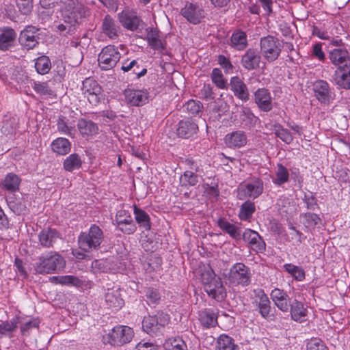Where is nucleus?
Returning a JSON list of instances; mask_svg holds the SVG:
<instances>
[{"label":"nucleus","instance_id":"f257e3e1","mask_svg":"<svg viewBox=\"0 0 350 350\" xmlns=\"http://www.w3.org/2000/svg\"><path fill=\"white\" fill-rule=\"evenodd\" d=\"M200 280L209 297L221 301L226 297V291L220 277L209 266L200 268Z\"/></svg>","mask_w":350,"mask_h":350},{"label":"nucleus","instance_id":"f03ea898","mask_svg":"<svg viewBox=\"0 0 350 350\" xmlns=\"http://www.w3.org/2000/svg\"><path fill=\"white\" fill-rule=\"evenodd\" d=\"M33 266L36 273L51 274L64 269L66 261L57 252H49L40 256Z\"/></svg>","mask_w":350,"mask_h":350},{"label":"nucleus","instance_id":"7ed1b4c3","mask_svg":"<svg viewBox=\"0 0 350 350\" xmlns=\"http://www.w3.org/2000/svg\"><path fill=\"white\" fill-rule=\"evenodd\" d=\"M88 10L79 0H64L61 5L62 18L64 23L75 26L85 18Z\"/></svg>","mask_w":350,"mask_h":350},{"label":"nucleus","instance_id":"20e7f679","mask_svg":"<svg viewBox=\"0 0 350 350\" xmlns=\"http://www.w3.org/2000/svg\"><path fill=\"white\" fill-rule=\"evenodd\" d=\"M103 239L102 230L96 225H92L88 233L82 232L79 237L78 242L81 249L89 252L100 246Z\"/></svg>","mask_w":350,"mask_h":350},{"label":"nucleus","instance_id":"39448f33","mask_svg":"<svg viewBox=\"0 0 350 350\" xmlns=\"http://www.w3.org/2000/svg\"><path fill=\"white\" fill-rule=\"evenodd\" d=\"M133 336L134 332L131 327L119 325L105 336L104 340L112 345L121 346L130 342Z\"/></svg>","mask_w":350,"mask_h":350},{"label":"nucleus","instance_id":"423d86ee","mask_svg":"<svg viewBox=\"0 0 350 350\" xmlns=\"http://www.w3.org/2000/svg\"><path fill=\"white\" fill-rule=\"evenodd\" d=\"M260 45L262 56L269 62H274L278 58L282 48L280 40L271 36L262 38Z\"/></svg>","mask_w":350,"mask_h":350},{"label":"nucleus","instance_id":"0eeeda50","mask_svg":"<svg viewBox=\"0 0 350 350\" xmlns=\"http://www.w3.org/2000/svg\"><path fill=\"white\" fill-rule=\"evenodd\" d=\"M170 320V316L164 312H158L154 316H146L142 321L143 330L148 334L157 333L166 326Z\"/></svg>","mask_w":350,"mask_h":350},{"label":"nucleus","instance_id":"6e6552de","mask_svg":"<svg viewBox=\"0 0 350 350\" xmlns=\"http://www.w3.org/2000/svg\"><path fill=\"white\" fill-rule=\"evenodd\" d=\"M120 57L121 54L118 48L113 45H108L98 55V65L102 70H110L116 65Z\"/></svg>","mask_w":350,"mask_h":350},{"label":"nucleus","instance_id":"1a4fd4ad","mask_svg":"<svg viewBox=\"0 0 350 350\" xmlns=\"http://www.w3.org/2000/svg\"><path fill=\"white\" fill-rule=\"evenodd\" d=\"M251 273L244 264H234L230 269L229 281L234 285L247 286L250 283Z\"/></svg>","mask_w":350,"mask_h":350},{"label":"nucleus","instance_id":"9d476101","mask_svg":"<svg viewBox=\"0 0 350 350\" xmlns=\"http://www.w3.org/2000/svg\"><path fill=\"white\" fill-rule=\"evenodd\" d=\"M263 191V183L258 178H253L238 188V198L243 200L246 198H256Z\"/></svg>","mask_w":350,"mask_h":350},{"label":"nucleus","instance_id":"9b49d317","mask_svg":"<svg viewBox=\"0 0 350 350\" xmlns=\"http://www.w3.org/2000/svg\"><path fill=\"white\" fill-rule=\"evenodd\" d=\"M252 297L253 299L252 304L255 306L264 319L270 317L271 303L269 297L261 288L254 289Z\"/></svg>","mask_w":350,"mask_h":350},{"label":"nucleus","instance_id":"f8f14e48","mask_svg":"<svg viewBox=\"0 0 350 350\" xmlns=\"http://www.w3.org/2000/svg\"><path fill=\"white\" fill-rule=\"evenodd\" d=\"M180 14L187 21L195 25L200 23L205 16L204 9L197 3L187 2Z\"/></svg>","mask_w":350,"mask_h":350},{"label":"nucleus","instance_id":"ddd939ff","mask_svg":"<svg viewBox=\"0 0 350 350\" xmlns=\"http://www.w3.org/2000/svg\"><path fill=\"white\" fill-rule=\"evenodd\" d=\"M114 221V224L124 234H131L136 231V225L129 211L126 210H119L116 213Z\"/></svg>","mask_w":350,"mask_h":350},{"label":"nucleus","instance_id":"4468645a","mask_svg":"<svg viewBox=\"0 0 350 350\" xmlns=\"http://www.w3.org/2000/svg\"><path fill=\"white\" fill-rule=\"evenodd\" d=\"M81 90L83 94L91 104L96 105L99 103L102 89L96 81L91 78L85 79L83 81Z\"/></svg>","mask_w":350,"mask_h":350},{"label":"nucleus","instance_id":"2eb2a0df","mask_svg":"<svg viewBox=\"0 0 350 350\" xmlns=\"http://www.w3.org/2000/svg\"><path fill=\"white\" fill-rule=\"evenodd\" d=\"M328 57L330 62L337 68L346 66L350 64V55L344 46L334 48L328 53Z\"/></svg>","mask_w":350,"mask_h":350},{"label":"nucleus","instance_id":"dca6fc26","mask_svg":"<svg viewBox=\"0 0 350 350\" xmlns=\"http://www.w3.org/2000/svg\"><path fill=\"white\" fill-rule=\"evenodd\" d=\"M243 238L256 252L263 253L265 251V242L257 232L247 228L244 231Z\"/></svg>","mask_w":350,"mask_h":350},{"label":"nucleus","instance_id":"f3484780","mask_svg":"<svg viewBox=\"0 0 350 350\" xmlns=\"http://www.w3.org/2000/svg\"><path fill=\"white\" fill-rule=\"evenodd\" d=\"M124 95L126 103L133 106H142L148 101V92L146 90L126 89Z\"/></svg>","mask_w":350,"mask_h":350},{"label":"nucleus","instance_id":"a211bd4d","mask_svg":"<svg viewBox=\"0 0 350 350\" xmlns=\"http://www.w3.org/2000/svg\"><path fill=\"white\" fill-rule=\"evenodd\" d=\"M118 18L121 25L125 29L131 31L137 29L142 23L140 18L130 10H123L118 13Z\"/></svg>","mask_w":350,"mask_h":350},{"label":"nucleus","instance_id":"6ab92c4d","mask_svg":"<svg viewBox=\"0 0 350 350\" xmlns=\"http://www.w3.org/2000/svg\"><path fill=\"white\" fill-rule=\"evenodd\" d=\"M313 90L317 99L321 103H329L332 93L329 83L324 80H317L313 83Z\"/></svg>","mask_w":350,"mask_h":350},{"label":"nucleus","instance_id":"aec40b11","mask_svg":"<svg viewBox=\"0 0 350 350\" xmlns=\"http://www.w3.org/2000/svg\"><path fill=\"white\" fill-rule=\"evenodd\" d=\"M254 100L261 111L268 112L273 108L271 93L266 88H259L255 92Z\"/></svg>","mask_w":350,"mask_h":350},{"label":"nucleus","instance_id":"412c9836","mask_svg":"<svg viewBox=\"0 0 350 350\" xmlns=\"http://www.w3.org/2000/svg\"><path fill=\"white\" fill-rule=\"evenodd\" d=\"M38 29L33 26H29L21 31L19 41L27 49L34 48L38 43Z\"/></svg>","mask_w":350,"mask_h":350},{"label":"nucleus","instance_id":"4be33fe9","mask_svg":"<svg viewBox=\"0 0 350 350\" xmlns=\"http://www.w3.org/2000/svg\"><path fill=\"white\" fill-rule=\"evenodd\" d=\"M105 301L108 307L116 310L121 308L124 304L120 288L118 287L108 288L105 295Z\"/></svg>","mask_w":350,"mask_h":350},{"label":"nucleus","instance_id":"5701e85b","mask_svg":"<svg viewBox=\"0 0 350 350\" xmlns=\"http://www.w3.org/2000/svg\"><path fill=\"white\" fill-rule=\"evenodd\" d=\"M198 131V126L197 123L190 119L180 121L176 129L177 135L185 139L193 137L197 133Z\"/></svg>","mask_w":350,"mask_h":350},{"label":"nucleus","instance_id":"b1692460","mask_svg":"<svg viewBox=\"0 0 350 350\" xmlns=\"http://www.w3.org/2000/svg\"><path fill=\"white\" fill-rule=\"evenodd\" d=\"M271 298L275 306L282 312L289 311V297L287 293L280 288H275L271 293Z\"/></svg>","mask_w":350,"mask_h":350},{"label":"nucleus","instance_id":"393cba45","mask_svg":"<svg viewBox=\"0 0 350 350\" xmlns=\"http://www.w3.org/2000/svg\"><path fill=\"white\" fill-rule=\"evenodd\" d=\"M289 306L291 317L293 321L302 323L307 320L308 309L301 301L294 299Z\"/></svg>","mask_w":350,"mask_h":350},{"label":"nucleus","instance_id":"a878e982","mask_svg":"<svg viewBox=\"0 0 350 350\" xmlns=\"http://www.w3.org/2000/svg\"><path fill=\"white\" fill-rule=\"evenodd\" d=\"M60 238L59 232L53 228H46L41 230L38 234L40 244L46 248L53 247V244Z\"/></svg>","mask_w":350,"mask_h":350},{"label":"nucleus","instance_id":"bb28decb","mask_svg":"<svg viewBox=\"0 0 350 350\" xmlns=\"http://www.w3.org/2000/svg\"><path fill=\"white\" fill-rule=\"evenodd\" d=\"M230 89L235 96L246 101L249 99V92L245 83L239 77H232L230 81Z\"/></svg>","mask_w":350,"mask_h":350},{"label":"nucleus","instance_id":"cd10ccee","mask_svg":"<svg viewBox=\"0 0 350 350\" xmlns=\"http://www.w3.org/2000/svg\"><path fill=\"white\" fill-rule=\"evenodd\" d=\"M120 28L116 21L109 15L105 16L102 23V32L110 39H116L120 34Z\"/></svg>","mask_w":350,"mask_h":350},{"label":"nucleus","instance_id":"c85d7f7f","mask_svg":"<svg viewBox=\"0 0 350 350\" xmlns=\"http://www.w3.org/2000/svg\"><path fill=\"white\" fill-rule=\"evenodd\" d=\"M224 143L228 148H240L247 143V137L242 131L228 133L224 137Z\"/></svg>","mask_w":350,"mask_h":350},{"label":"nucleus","instance_id":"c756f323","mask_svg":"<svg viewBox=\"0 0 350 350\" xmlns=\"http://www.w3.org/2000/svg\"><path fill=\"white\" fill-rule=\"evenodd\" d=\"M260 55L253 49H248L241 58L242 66L247 70H254L259 67Z\"/></svg>","mask_w":350,"mask_h":350},{"label":"nucleus","instance_id":"7c9ffc66","mask_svg":"<svg viewBox=\"0 0 350 350\" xmlns=\"http://www.w3.org/2000/svg\"><path fill=\"white\" fill-rule=\"evenodd\" d=\"M16 36L15 31L11 28L5 27L0 29V49L8 50L12 45Z\"/></svg>","mask_w":350,"mask_h":350},{"label":"nucleus","instance_id":"2f4dec72","mask_svg":"<svg viewBox=\"0 0 350 350\" xmlns=\"http://www.w3.org/2000/svg\"><path fill=\"white\" fill-rule=\"evenodd\" d=\"M53 152L58 155H66L71 150V143L64 137L54 139L51 144Z\"/></svg>","mask_w":350,"mask_h":350},{"label":"nucleus","instance_id":"473e14b6","mask_svg":"<svg viewBox=\"0 0 350 350\" xmlns=\"http://www.w3.org/2000/svg\"><path fill=\"white\" fill-rule=\"evenodd\" d=\"M77 128L80 133L84 137L92 136L96 134L98 131L96 124L83 118L78 121Z\"/></svg>","mask_w":350,"mask_h":350},{"label":"nucleus","instance_id":"72a5a7b5","mask_svg":"<svg viewBox=\"0 0 350 350\" xmlns=\"http://www.w3.org/2000/svg\"><path fill=\"white\" fill-rule=\"evenodd\" d=\"M6 201L10 209L14 213L20 215L27 212V207L23 199L16 198L14 196H11L7 198Z\"/></svg>","mask_w":350,"mask_h":350},{"label":"nucleus","instance_id":"f704fd0d","mask_svg":"<svg viewBox=\"0 0 350 350\" xmlns=\"http://www.w3.org/2000/svg\"><path fill=\"white\" fill-rule=\"evenodd\" d=\"M231 46L238 50L242 51L247 46V40L246 33L241 30L234 31L230 38Z\"/></svg>","mask_w":350,"mask_h":350},{"label":"nucleus","instance_id":"c9c22d12","mask_svg":"<svg viewBox=\"0 0 350 350\" xmlns=\"http://www.w3.org/2000/svg\"><path fill=\"white\" fill-rule=\"evenodd\" d=\"M278 210L282 215L288 216L295 211V205L290 198L281 196L277 201Z\"/></svg>","mask_w":350,"mask_h":350},{"label":"nucleus","instance_id":"e433bc0d","mask_svg":"<svg viewBox=\"0 0 350 350\" xmlns=\"http://www.w3.org/2000/svg\"><path fill=\"white\" fill-rule=\"evenodd\" d=\"M21 178L14 173L8 174L2 182L3 188L11 192H15L19 189Z\"/></svg>","mask_w":350,"mask_h":350},{"label":"nucleus","instance_id":"4c0bfd02","mask_svg":"<svg viewBox=\"0 0 350 350\" xmlns=\"http://www.w3.org/2000/svg\"><path fill=\"white\" fill-rule=\"evenodd\" d=\"M164 350H187V345L180 336L170 337L163 343Z\"/></svg>","mask_w":350,"mask_h":350},{"label":"nucleus","instance_id":"58836bf2","mask_svg":"<svg viewBox=\"0 0 350 350\" xmlns=\"http://www.w3.org/2000/svg\"><path fill=\"white\" fill-rule=\"evenodd\" d=\"M199 319L206 327H215L217 324V315L210 309L201 311L199 314Z\"/></svg>","mask_w":350,"mask_h":350},{"label":"nucleus","instance_id":"ea45409f","mask_svg":"<svg viewBox=\"0 0 350 350\" xmlns=\"http://www.w3.org/2000/svg\"><path fill=\"white\" fill-rule=\"evenodd\" d=\"M82 165L81 157L76 153H73L67 157L63 162V167L66 171L72 172L75 170L79 169Z\"/></svg>","mask_w":350,"mask_h":350},{"label":"nucleus","instance_id":"a19ab883","mask_svg":"<svg viewBox=\"0 0 350 350\" xmlns=\"http://www.w3.org/2000/svg\"><path fill=\"white\" fill-rule=\"evenodd\" d=\"M219 227L234 239H239L241 230L237 226L230 224L226 219L221 218L217 221Z\"/></svg>","mask_w":350,"mask_h":350},{"label":"nucleus","instance_id":"79ce46f5","mask_svg":"<svg viewBox=\"0 0 350 350\" xmlns=\"http://www.w3.org/2000/svg\"><path fill=\"white\" fill-rule=\"evenodd\" d=\"M216 350H239V347L234 343L231 337L221 334L217 339Z\"/></svg>","mask_w":350,"mask_h":350},{"label":"nucleus","instance_id":"37998d69","mask_svg":"<svg viewBox=\"0 0 350 350\" xmlns=\"http://www.w3.org/2000/svg\"><path fill=\"white\" fill-rule=\"evenodd\" d=\"M134 214L135 220L140 227H142L146 230L150 229V221L149 215L143 210L134 206Z\"/></svg>","mask_w":350,"mask_h":350},{"label":"nucleus","instance_id":"c03bdc74","mask_svg":"<svg viewBox=\"0 0 350 350\" xmlns=\"http://www.w3.org/2000/svg\"><path fill=\"white\" fill-rule=\"evenodd\" d=\"M18 326V319L14 318L10 321H5L0 324V339L5 336H10L16 331Z\"/></svg>","mask_w":350,"mask_h":350},{"label":"nucleus","instance_id":"a18cd8bd","mask_svg":"<svg viewBox=\"0 0 350 350\" xmlns=\"http://www.w3.org/2000/svg\"><path fill=\"white\" fill-rule=\"evenodd\" d=\"M284 269L297 281H303L305 279V271L301 267L297 266L291 263H286L284 265Z\"/></svg>","mask_w":350,"mask_h":350},{"label":"nucleus","instance_id":"49530a36","mask_svg":"<svg viewBox=\"0 0 350 350\" xmlns=\"http://www.w3.org/2000/svg\"><path fill=\"white\" fill-rule=\"evenodd\" d=\"M211 78L213 83L219 89L226 90L228 88L227 81L219 68H213L211 74Z\"/></svg>","mask_w":350,"mask_h":350},{"label":"nucleus","instance_id":"de8ad7c7","mask_svg":"<svg viewBox=\"0 0 350 350\" xmlns=\"http://www.w3.org/2000/svg\"><path fill=\"white\" fill-rule=\"evenodd\" d=\"M271 127L275 135L285 143L290 144L293 141V137L290 132L287 129H284L280 124H274Z\"/></svg>","mask_w":350,"mask_h":350},{"label":"nucleus","instance_id":"09e8293b","mask_svg":"<svg viewBox=\"0 0 350 350\" xmlns=\"http://www.w3.org/2000/svg\"><path fill=\"white\" fill-rule=\"evenodd\" d=\"M255 210L254 203L250 201H246L240 207L239 217L241 220H247L252 217Z\"/></svg>","mask_w":350,"mask_h":350},{"label":"nucleus","instance_id":"8fccbe9b","mask_svg":"<svg viewBox=\"0 0 350 350\" xmlns=\"http://www.w3.org/2000/svg\"><path fill=\"white\" fill-rule=\"evenodd\" d=\"M51 61L46 56H41L36 59L35 68L36 71L41 75L46 74L51 69Z\"/></svg>","mask_w":350,"mask_h":350},{"label":"nucleus","instance_id":"3c124183","mask_svg":"<svg viewBox=\"0 0 350 350\" xmlns=\"http://www.w3.org/2000/svg\"><path fill=\"white\" fill-rule=\"evenodd\" d=\"M147 40L148 44L154 50L162 51L164 49V44L160 40L159 35L157 31H150L147 35Z\"/></svg>","mask_w":350,"mask_h":350},{"label":"nucleus","instance_id":"603ef678","mask_svg":"<svg viewBox=\"0 0 350 350\" xmlns=\"http://www.w3.org/2000/svg\"><path fill=\"white\" fill-rule=\"evenodd\" d=\"M288 178L289 174L287 168L282 164H278L275 172V178L273 180V182L278 185H281L286 183Z\"/></svg>","mask_w":350,"mask_h":350},{"label":"nucleus","instance_id":"864d4df0","mask_svg":"<svg viewBox=\"0 0 350 350\" xmlns=\"http://www.w3.org/2000/svg\"><path fill=\"white\" fill-rule=\"evenodd\" d=\"M144 293L148 305H157L159 303L161 295L157 289L149 287L145 289Z\"/></svg>","mask_w":350,"mask_h":350},{"label":"nucleus","instance_id":"5fc2aeb1","mask_svg":"<svg viewBox=\"0 0 350 350\" xmlns=\"http://www.w3.org/2000/svg\"><path fill=\"white\" fill-rule=\"evenodd\" d=\"M57 126L59 132L68 136H72L75 132V126L69 124L65 118H59Z\"/></svg>","mask_w":350,"mask_h":350},{"label":"nucleus","instance_id":"6e6d98bb","mask_svg":"<svg viewBox=\"0 0 350 350\" xmlns=\"http://www.w3.org/2000/svg\"><path fill=\"white\" fill-rule=\"evenodd\" d=\"M180 183L183 186H194L198 182V176L192 172L186 171L180 178Z\"/></svg>","mask_w":350,"mask_h":350},{"label":"nucleus","instance_id":"4d7b16f0","mask_svg":"<svg viewBox=\"0 0 350 350\" xmlns=\"http://www.w3.org/2000/svg\"><path fill=\"white\" fill-rule=\"evenodd\" d=\"M303 223L306 228H314L321 219L317 214L308 213L302 215Z\"/></svg>","mask_w":350,"mask_h":350},{"label":"nucleus","instance_id":"13d9d810","mask_svg":"<svg viewBox=\"0 0 350 350\" xmlns=\"http://www.w3.org/2000/svg\"><path fill=\"white\" fill-rule=\"evenodd\" d=\"M187 112L191 115H196L201 112L203 107L200 101L190 100L185 104Z\"/></svg>","mask_w":350,"mask_h":350},{"label":"nucleus","instance_id":"bf43d9fd","mask_svg":"<svg viewBox=\"0 0 350 350\" xmlns=\"http://www.w3.org/2000/svg\"><path fill=\"white\" fill-rule=\"evenodd\" d=\"M16 3L23 14H28L32 10L33 0H16Z\"/></svg>","mask_w":350,"mask_h":350},{"label":"nucleus","instance_id":"052dcab7","mask_svg":"<svg viewBox=\"0 0 350 350\" xmlns=\"http://www.w3.org/2000/svg\"><path fill=\"white\" fill-rule=\"evenodd\" d=\"M33 89L40 95L46 96L52 94V90L46 83L34 82Z\"/></svg>","mask_w":350,"mask_h":350},{"label":"nucleus","instance_id":"680f3d73","mask_svg":"<svg viewBox=\"0 0 350 350\" xmlns=\"http://www.w3.org/2000/svg\"><path fill=\"white\" fill-rule=\"evenodd\" d=\"M218 64L224 70V72L227 74L232 73L233 72V66L230 60L224 55H220L217 58Z\"/></svg>","mask_w":350,"mask_h":350},{"label":"nucleus","instance_id":"e2e57ef3","mask_svg":"<svg viewBox=\"0 0 350 350\" xmlns=\"http://www.w3.org/2000/svg\"><path fill=\"white\" fill-rule=\"evenodd\" d=\"M59 284L62 285H74L79 286L81 284V281L74 275H62L60 278Z\"/></svg>","mask_w":350,"mask_h":350},{"label":"nucleus","instance_id":"0e129e2a","mask_svg":"<svg viewBox=\"0 0 350 350\" xmlns=\"http://www.w3.org/2000/svg\"><path fill=\"white\" fill-rule=\"evenodd\" d=\"M307 350H327V348L320 339L313 338L308 342Z\"/></svg>","mask_w":350,"mask_h":350},{"label":"nucleus","instance_id":"69168bd1","mask_svg":"<svg viewBox=\"0 0 350 350\" xmlns=\"http://www.w3.org/2000/svg\"><path fill=\"white\" fill-rule=\"evenodd\" d=\"M92 268L96 271L107 272L110 270L109 261L107 260H95L92 263Z\"/></svg>","mask_w":350,"mask_h":350},{"label":"nucleus","instance_id":"338daca9","mask_svg":"<svg viewBox=\"0 0 350 350\" xmlns=\"http://www.w3.org/2000/svg\"><path fill=\"white\" fill-rule=\"evenodd\" d=\"M200 97L206 100L214 98L213 88L210 84H204L200 92Z\"/></svg>","mask_w":350,"mask_h":350},{"label":"nucleus","instance_id":"774afa93","mask_svg":"<svg viewBox=\"0 0 350 350\" xmlns=\"http://www.w3.org/2000/svg\"><path fill=\"white\" fill-rule=\"evenodd\" d=\"M137 350H159L157 345L148 342H139L136 345Z\"/></svg>","mask_w":350,"mask_h":350}]
</instances>
